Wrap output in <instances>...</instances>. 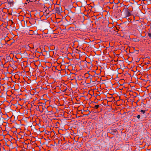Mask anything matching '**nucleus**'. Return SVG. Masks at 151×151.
Instances as JSON below:
<instances>
[{"instance_id": "9d476101", "label": "nucleus", "mask_w": 151, "mask_h": 151, "mask_svg": "<svg viewBox=\"0 0 151 151\" xmlns=\"http://www.w3.org/2000/svg\"><path fill=\"white\" fill-rule=\"evenodd\" d=\"M47 12H48V11H47V10H46V12L47 13Z\"/></svg>"}, {"instance_id": "0eeeda50", "label": "nucleus", "mask_w": 151, "mask_h": 151, "mask_svg": "<svg viewBox=\"0 0 151 151\" xmlns=\"http://www.w3.org/2000/svg\"><path fill=\"white\" fill-rule=\"evenodd\" d=\"M8 4H13V2L12 1H11V2H9L8 3Z\"/></svg>"}, {"instance_id": "7ed1b4c3", "label": "nucleus", "mask_w": 151, "mask_h": 151, "mask_svg": "<svg viewBox=\"0 0 151 151\" xmlns=\"http://www.w3.org/2000/svg\"><path fill=\"white\" fill-rule=\"evenodd\" d=\"M117 131V130L116 129H111L110 130L109 133L112 134L114 135Z\"/></svg>"}, {"instance_id": "39448f33", "label": "nucleus", "mask_w": 151, "mask_h": 151, "mask_svg": "<svg viewBox=\"0 0 151 151\" xmlns=\"http://www.w3.org/2000/svg\"><path fill=\"white\" fill-rule=\"evenodd\" d=\"M145 110H141V111L142 113V114H144L145 113Z\"/></svg>"}, {"instance_id": "6e6552de", "label": "nucleus", "mask_w": 151, "mask_h": 151, "mask_svg": "<svg viewBox=\"0 0 151 151\" xmlns=\"http://www.w3.org/2000/svg\"><path fill=\"white\" fill-rule=\"evenodd\" d=\"M30 32H30L31 33H33V31L32 30H31Z\"/></svg>"}, {"instance_id": "423d86ee", "label": "nucleus", "mask_w": 151, "mask_h": 151, "mask_svg": "<svg viewBox=\"0 0 151 151\" xmlns=\"http://www.w3.org/2000/svg\"><path fill=\"white\" fill-rule=\"evenodd\" d=\"M137 117L138 119H139L140 118V115H138L137 116Z\"/></svg>"}, {"instance_id": "1a4fd4ad", "label": "nucleus", "mask_w": 151, "mask_h": 151, "mask_svg": "<svg viewBox=\"0 0 151 151\" xmlns=\"http://www.w3.org/2000/svg\"><path fill=\"white\" fill-rule=\"evenodd\" d=\"M66 90H67V89H65V90H64V91H64V92L66 91Z\"/></svg>"}, {"instance_id": "f257e3e1", "label": "nucleus", "mask_w": 151, "mask_h": 151, "mask_svg": "<svg viewBox=\"0 0 151 151\" xmlns=\"http://www.w3.org/2000/svg\"><path fill=\"white\" fill-rule=\"evenodd\" d=\"M124 14L125 15V17L127 18V17L130 16L132 14L130 12L129 10L128 9H125L124 11Z\"/></svg>"}, {"instance_id": "f03ea898", "label": "nucleus", "mask_w": 151, "mask_h": 151, "mask_svg": "<svg viewBox=\"0 0 151 151\" xmlns=\"http://www.w3.org/2000/svg\"><path fill=\"white\" fill-rule=\"evenodd\" d=\"M62 11V8L61 7H56L55 8V11L56 13L58 14H60L61 13Z\"/></svg>"}, {"instance_id": "20e7f679", "label": "nucleus", "mask_w": 151, "mask_h": 151, "mask_svg": "<svg viewBox=\"0 0 151 151\" xmlns=\"http://www.w3.org/2000/svg\"><path fill=\"white\" fill-rule=\"evenodd\" d=\"M99 107H100V105H96L93 108L94 109H96L98 108Z\"/></svg>"}, {"instance_id": "9b49d317", "label": "nucleus", "mask_w": 151, "mask_h": 151, "mask_svg": "<svg viewBox=\"0 0 151 151\" xmlns=\"http://www.w3.org/2000/svg\"><path fill=\"white\" fill-rule=\"evenodd\" d=\"M30 34V35H33V34Z\"/></svg>"}]
</instances>
